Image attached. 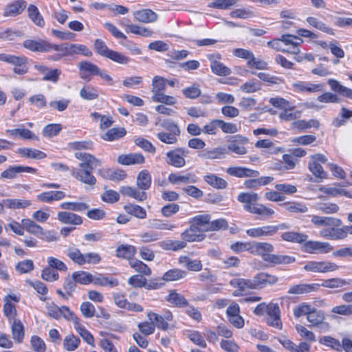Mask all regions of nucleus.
<instances>
[{"label": "nucleus", "instance_id": "0eeeda50", "mask_svg": "<svg viewBox=\"0 0 352 352\" xmlns=\"http://www.w3.org/2000/svg\"><path fill=\"white\" fill-rule=\"evenodd\" d=\"M189 151L184 148H177L166 153V162L174 167L182 168L186 165L185 157Z\"/></svg>", "mask_w": 352, "mask_h": 352}, {"label": "nucleus", "instance_id": "72a5a7b5", "mask_svg": "<svg viewBox=\"0 0 352 352\" xmlns=\"http://www.w3.org/2000/svg\"><path fill=\"white\" fill-rule=\"evenodd\" d=\"M318 284H299L289 288L288 294H304L316 291L319 287Z\"/></svg>", "mask_w": 352, "mask_h": 352}, {"label": "nucleus", "instance_id": "6e6552de", "mask_svg": "<svg viewBox=\"0 0 352 352\" xmlns=\"http://www.w3.org/2000/svg\"><path fill=\"white\" fill-rule=\"evenodd\" d=\"M302 250L309 254H326L333 250V246L327 242L318 241H305Z\"/></svg>", "mask_w": 352, "mask_h": 352}, {"label": "nucleus", "instance_id": "052dcab7", "mask_svg": "<svg viewBox=\"0 0 352 352\" xmlns=\"http://www.w3.org/2000/svg\"><path fill=\"white\" fill-rule=\"evenodd\" d=\"M259 256H261L265 262L269 261L272 252L274 251V247L271 243L267 242H258Z\"/></svg>", "mask_w": 352, "mask_h": 352}, {"label": "nucleus", "instance_id": "13d9d810", "mask_svg": "<svg viewBox=\"0 0 352 352\" xmlns=\"http://www.w3.org/2000/svg\"><path fill=\"white\" fill-rule=\"evenodd\" d=\"M80 96L84 100H93L98 98V91L90 85H85L80 89Z\"/></svg>", "mask_w": 352, "mask_h": 352}, {"label": "nucleus", "instance_id": "338daca9", "mask_svg": "<svg viewBox=\"0 0 352 352\" xmlns=\"http://www.w3.org/2000/svg\"><path fill=\"white\" fill-rule=\"evenodd\" d=\"M313 306L307 302H302L296 306L293 309V314L295 318H299L303 316H307L312 310Z\"/></svg>", "mask_w": 352, "mask_h": 352}, {"label": "nucleus", "instance_id": "774afa93", "mask_svg": "<svg viewBox=\"0 0 352 352\" xmlns=\"http://www.w3.org/2000/svg\"><path fill=\"white\" fill-rule=\"evenodd\" d=\"M125 134L126 131L124 128H112L102 135V138L107 141H113L123 137Z\"/></svg>", "mask_w": 352, "mask_h": 352}, {"label": "nucleus", "instance_id": "0e129e2a", "mask_svg": "<svg viewBox=\"0 0 352 352\" xmlns=\"http://www.w3.org/2000/svg\"><path fill=\"white\" fill-rule=\"evenodd\" d=\"M125 211L131 215L139 219H144L146 217V210L140 206L135 204H128L124 206Z\"/></svg>", "mask_w": 352, "mask_h": 352}, {"label": "nucleus", "instance_id": "ea45409f", "mask_svg": "<svg viewBox=\"0 0 352 352\" xmlns=\"http://www.w3.org/2000/svg\"><path fill=\"white\" fill-rule=\"evenodd\" d=\"M160 246L164 250L178 251L186 247L185 241L179 240H165L160 243Z\"/></svg>", "mask_w": 352, "mask_h": 352}, {"label": "nucleus", "instance_id": "39448f33", "mask_svg": "<svg viewBox=\"0 0 352 352\" xmlns=\"http://www.w3.org/2000/svg\"><path fill=\"white\" fill-rule=\"evenodd\" d=\"M287 228L285 223H280L276 226H265L248 229L246 230V234L249 236L254 238L271 236L275 234L278 230H285Z\"/></svg>", "mask_w": 352, "mask_h": 352}, {"label": "nucleus", "instance_id": "20e7f679", "mask_svg": "<svg viewBox=\"0 0 352 352\" xmlns=\"http://www.w3.org/2000/svg\"><path fill=\"white\" fill-rule=\"evenodd\" d=\"M305 271L312 273H327L336 271L339 266L328 261H310L303 266Z\"/></svg>", "mask_w": 352, "mask_h": 352}, {"label": "nucleus", "instance_id": "9b49d317", "mask_svg": "<svg viewBox=\"0 0 352 352\" xmlns=\"http://www.w3.org/2000/svg\"><path fill=\"white\" fill-rule=\"evenodd\" d=\"M281 40L284 44L285 53L292 54L300 53L299 45L302 43L301 38L290 34H283L281 36Z\"/></svg>", "mask_w": 352, "mask_h": 352}, {"label": "nucleus", "instance_id": "680f3d73", "mask_svg": "<svg viewBox=\"0 0 352 352\" xmlns=\"http://www.w3.org/2000/svg\"><path fill=\"white\" fill-rule=\"evenodd\" d=\"M69 54L70 56L74 55L81 54L85 56L89 57L92 55V52L85 45L81 44L69 43Z\"/></svg>", "mask_w": 352, "mask_h": 352}, {"label": "nucleus", "instance_id": "f704fd0d", "mask_svg": "<svg viewBox=\"0 0 352 352\" xmlns=\"http://www.w3.org/2000/svg\"><path fill=\"white\" fill-rule=\"evenodd\" d=\"M31 201L24 199H7L3 200L5 207L10 209H25L30 206Z\"/></svg>", "mask_w": 352, "mask_h": 352}, {"label": "nucleus", "instance_id": "4468645a", "mask_svg": "<svg viewBox=\"0 0 352 352\" xmlns=\"http://www.w3.org/2000/svg\"><path fill=\"white\" fill-rule=\"evenodd\" d=\"M329 226L322 229L319 234L321 237L329 240H341L346 238L344 226Z\"/></svg>", "mask_w": 352, "mask_h": 352}, {"label": "nucleus", "instance_id": "c85d7f7f", "mask_svg": "<svg viewBox=\"0 0 352 352\" xmlns=\"http://www.w3.org/2000/svg\"><path fill=\"white\" fill-rule=\"evenodd\" d=\"M35 68L38 72L44 74V76L42 78L43 80L51 81L53 82H56L58 81L60 74V71L59 69H50L48 67L41 65H35Z\"/></svg>", "mask_w": 352, "mask_h": 352}, {"label": "nucleus", "instance_id": "5701e85b", "mask_svg": "<svg viewBox=\"0 0 352 352\" xmlns=\"http://www.w3.org/2000/svg\"><path fill=\"white\" fill-rule=\"evenodd\" d=\"M135 20L144 23H153L157 19V14L151 9H142L133 13Z\"/></svg>", "mask_w": 352, "mask_h": 352}, {"label": "nucleus", "instance_id": "3c124183", "mask_svg": "<svg viewBox=\"0 0 352 352\" xmlns=\"http://www.w3.org/2000/svg\"><path fill=\"white\" fill-rule=\"evenodd\" d=\"M13 339L20 343L24 337L23 325L19 320H14L11 327Z\"/></svg>", "mask_w": 352, "mask_h": 352}, {"label": "nucleus", "instance_id": "49530a36", "mask_svg": "<svg viewBox=\"0 0 352 352\" xmlns=\"http://www.w3.org/2000/svg\"><path fill=\"white\" fill-rule=\"evenodd\" d=\"M185 334L195 344L201 348H206L207 346L206 342L199 331L195 330H187Z\"/></svg>", "mask_w": 352, "mask_h": 352}, {"label": "nucleus", "instance_id": "ddd939ff", "mask_svg": "<svg viewBox=\"0 0 352 352\" xmlns=\"http://www.w3.org/2000/svg\"><path fill=\"white\" fill-rule=\"evenodd\" d=\"M234 140L228 145L227 151H231L236 155H243L247 153L245 145L248 143V139L242 135H236Z\"/></svg>", "mask_w": 352, "mask_h": 352}, {"label": "nucleus", "instance_id": "de8ad7c7", "mask_svg": "<svg viewBox=\"0 0 352 352\" xmlns=\"http://www.w3.org/2000/svg\"><path fill=\"white\" fill-rule=\"evenodd\" d=\"M21 222L23 223L25 230L28 233L36 236H38L39 234L42 233L43 228L40 225L37 224L34 221L30 219H23Z\"/></svg>", "mask_w": 352, "mask_h": 352}, {"label": "nucleus", "instance_id": "a19ab883", "mask_svg": "<svg viewBox=\"0 0 352 352\" xmlns=\"http://www.w3.org/2000/svg\"><path fill=\"white\" fill-rule=\"evenodd\" d=\"M232 18L248 19L256 16L255 12L250 8H240L230 12Z\"/></svg>", "mask_w": 352, "mask_h": 352}, {"label": "nucleus", "instance_id": "e2e57ef3", "mask_svg": "<svg viewBox=\"0 0 352 352\" xmlns=\"http://www.w3.org/2000/svg\"><path fill=\"white\" fill-rule=\"evenodd\" d=\"M60 207L64 210L83 212L89 208V205L84 202H63Z\"/></svg>", "mask_w": 352, "mask_h": 352}, {"label": "nucleus", "instance_id": "6e6d98bb", "mask_svg": "<svg viewBox=\"0 0 352 352\" xmlns=\"http://www.w3.org/2000/svg\"><path fill=\"white\" fill-rule=\"evenodd\" d=\"M19 153L23 156L32 159L41 160L46 157V154L38 149L23 148L19 149Z\"/></svg>", "mask_w": 352, "mask_h": 352}, {"label": "nucleus", "instance_id": "bb28decb", "mask_svg": "<svg viewBox=\"0 0 352 352\" xmlns=\"http://www.w3.org/2000/svg\"><path fill=\"white\" fill-rule=\"evenodd\" d=\"M120 192L123 196H127L133 198L139 201H144L147 197L146 193L145 192L140 191L134 187L129 186H121L120 188Z\"/></svg>", "mask_w": 352, "mask_h": 352}, {"label": "nucleus", "instance_id": "a211bd4d", "mask_svg": "<svg viewBox=\"0 0 352 352\" xmlns=\"http://www.w3.org/2000/svg\"><path fill=\"white\" fill-rule=\"evenodd\" d=\"M23 46L32 52H46L50 51V43L45 40L27 39L23 41Z\"/></svg>", "mask_w": 352, "mask_h": 352}, {"label": "nucleus", "instance_id": "f03ea898", "mask_svg": "<svg viewBox=\"0 0 352 352\" xmlns=\"http://www.w3.org/2000/svg\"><path fill=\"white\" fill-rule=\"evenodd\" d=\"M259 195L253 192H241L237 196V200L243 204V209L252 214L264 217H271L274 214V210L263 204H258Z\"/></svg>", "mask_w": 352, "mask_h": 352}, {"label": "nucleus", "instance_id": "7c9ffc66", "mask_svg": "<svg viewBox=\"0 0 352 352\" xmlns=\"http://www.w3.org/2000/svg\"><path fill=\"white\" fill-rule=\"evenodd\" d=\"M128 283L133 287H144L147 289H156L160 287L158 283H149L146 285V279L140 275H133L128 280Z\"/></svg>", "mask_w": 352, "mask_h": 352}, {"label": "nucleus", "instance_id": "f8f14e48", "mask_svg": "<svg viewBox=\"0 0 352 352\" xmlns=\"http://www.w3.org/2000/svg\"><path fill=\"white\" fill-rule=\"evenodd\" d=\"M267 315V317L266 318V321L269 325L278 329L282 328L280 311L277 303L271 302L268 305Z\"/></svg>", "mask_w": 352, "mask_h": 352}, {"label": "nucleus", "instance_id": "dca6fc26", "mask_svg": "<svg viewBox=\"0 0 352 352\" xmlns=\"http://www.w3.org/2000/svg\"><path fill=\"white\" fill-rule=\"evenodd\" d=\"M20 300V297L18 295L13 294V295H8L5 296L3 301H4V305H3V313L4 315L8 318L10 320H13V321L15 319V316L16 315V310L15 308V306L14 304L11 302V300H13L15 302H18Z\"/></svg>", "mask_w": 352, "mask_h": 352}, {"label": "nucleus", "instance_id": "f257e3e1", "mask_svg": "<svg viewBox=\"0 0 352 352\" xmlns=\"http://www.w3.org/2000/svg\"><path fill=\"white\" fill-rule=\"evenodd\" d=\"M75 157L80 160L78 167L72 168V175L78 181L94 186L96 183V178L91 171L94 168L101 165V161L94 155L87 153L78 151L75 153Z\"/></svg>", "mask_w": 352, "mask_h": 352}, {"label": "nucleus", "instance_id": "5fc2aeb1", "mask_svg": "<svg viewBox=\"0 0 352 352\" xmlns=\"http://www.w3.org/2000/svg\"><path fill=\"white\" fill-rule=\"evenodd\" d=\"M74 280L80 284L87 285L94 281V276L88 272L78 271L73 273Z\"/></svg>", "mask_w": 352, "mask_h": 352}, {"label": "nucleus", "instance_id": "2eb2a0df", "mask_svg": "<svg viewBox=\"0 0 352 352\" xmlns=\"http://www.w3.org/2000/svg\"><path fill=\"white\" fill-rule=\"evenodd\" d=\"M182 241L187 243L200 242L205 239L206 234L199 231L195 227L190 224V227L181 233Z\"/></svg>", "mask_w": 352, "mask_h": 352}, {"label": "nucleus", "instance_id": "c756f323", "mask_svg": "<svg viewBox=\"0 0 352 352\" xmlns=\"http://www.w3.org/2000/svg\"><path fill=\"white\" fill-rule=\"evenodd\" d=\"M230 285L233 287L238 288V290H235L233 292L234 296H239L241 295L242 292L251 289L250 279L241 278H233L230 281Z\"/></svg>", "mask_w": 352, "mask_h": 352}, {"label": "nucleus", "instance_id": "09e8293b", "mask_svg": "<svg viewBox=\"0 0 352 352\" xmlns=\"http://www.w3.org/2000/svg\"><path fill=\"white\" fill-rule=\"evenodd\" d=\"M148 319L155 324V327L162 330H167L168 324L164 320V318L155 312L148 311L147 313Z\"/></svg>", "mask_w": 352, "mask_h": 352}, {"label": "nucleus", "instance_id": "58836bf2", "mask_svg": "<svg viewBox=\"0 0 352 352\" xmlns=\"http://www.w3.org/2000/svg\"><path fill=\"white\" fill-rule=\"evenodd\" d=\"M28 14L30 19L36 25L40 28L45 26L44 19L36 6L32 4L30 5L28 8Z\"/></svg>", "mask_w": 352, "mask_h": 352}, {"label": "nucleus", "instance_id": "79ce46f5", "mask_svg": "<svg viewBox=\"0 0 352 352\" xmlns=\"http://www.w3.org/2000/svg\"><path fill=\"white\" fill-rule=\"evenodd\" d=\"M136 252V248L131 245H121L116 249V256L126 259H133L132 257Z\"/></svg>", "mask_w": 352, "mask_h": 352}, {"label": "nucleus", "instance_id": "4c0bfd02", "mask_svg": "<svg viewBox=\"0 0 352 352\" xmlns=\"http://www.w3.org/2000/svg\"><path fill=\"white\" fill-rule=\"evenodd\" d=\"M204 180L210 186L217 189H225L227 187V182L215 174H209L204 177Z\"/></svg>", "mask_w": 352, "mask_h": 352}, {"label": "nucleus", "instance_id": "4be33fe9", "mask_svg": "<svg viewBox=\"0 0 352 352\" xmlns=\"http://www.w3.org/2000/svg\"><path fill=\"white\" fill-rule=\"evenodd\" d=\"M117 161L120 164L130 166L144 164L145 159L141 153H129L119 155Z\"/></svg>", "mask_w": 352, "mask_h": 352}, {"label": "nucleus", "instance_id": "864d4df0", "mask_svg": "<svg viewBox=\"0 0 352 352\" xmlns=\"http://www.w3.org/2000/svg\"><path fill=\"white\" fill-rule=\"evenodd\" d=\"M65 254L74 263L80 265H85L84 254L79 249L69 248L65 251Z\"/></svg>", "mask_w": 352, "mask_h": 352}, {"label": "nucleus", "instance_id": "4d7b16f0", "mask_svg": "<svg viewBox=\"0 0 352 352\" xmlns=\"http://www.w3.org/2000/svg\"><path fill=\"white\" fill-rule=\"evenodd\" d=\"M138 236L142 243H148L160 240L162 238V234L157 231L148 230L140 232Z\"/></svg>", "mask_w": 352, "mask_h": 352}, {"label": "nucleus", "instance_id": "bf43d9fd", "mask_svg": "<svg viewBox=\"0 0 352 352\" xmlns=\"http://www.w3.org/2000/svg\"><path fill=\"white\" fill-rule=\"evenodd\" d=\"M129 265L136 272L143 275L150 276L151 274V270L150 267L140 260L131 259L129 261Z\"/></svg>", "mask_w": 352, "mask_h": 352}, {"label": "nucleus", "instance_id": "c9c22d12", "mask_svg": "<svg viewBox=\"0 0 352 352\" xmlns=\"http://www.w3.org/2000/svg\"><path fill=\"white\" fill-rule=\"evenodd\" d=\"M179 263L190 271L199 272L202 269L200 260H192L187 256H181L179 258Z\"/></svg>", "mask_w": 352, "mask_h": 352}, {"label": "nucleus", "instance_id": "2f4dec72", "mask_svg": "<svg viewBox=\"0 0 352 352\" xmlns=\"http://www.w3.org/2000/svg\"><path fill=\"white\" fill-rule=\"evenodd\" d=\"M168 180L173 184L195 183L197 182V177L195 175L191 173L186 175L170 173L168 177Z\"/></svg>", "mask_w": 352, "mask_h": 352}, {"label": "nucleus", "instance_id": "69168bd1", "mask_svg": "<svg viewBox=\"0 0 352 352\" xmlns=\"http://www.w3.org/2000/svg\"><path fill=\"white\" fill-rule=\"evenodd\" d=\"M80 343V340L73 334L65 336L63 340L64 348L69 351L76 350Z\"/></svg>", "mask_w": 352, "mask_h": 352}, {"label": "nucleus", "instance_id": "a878e982", "mask_svg": "<svg viewBox=\"0 0 352 352\" xmlns=\"http://www.w3.org/2000/svg\"><path fill=\"white\" fill-rule=\"evenodd\" d=\"M58 221L65 224L79 226L82 223V219L80 216L70 212L60 211L57 214Z\"/></svg>", "mask_w": 352, "mask_h": 352}, {"label": "nucleus", "instance_id": "c03bdc74", "mask_svg": "<svg viewBox=\"0 0 352 352\" xmlns=\"http://www.w3.org/2000/svg\"><path fill=\"white\" fill-rule=\"evenodd\" d=\"M281 238L289 242L301 243L307 239L308 236L296 232H285L282 234Z\"/></svg>", "mask_w": 352, "mask_h": 352}, {"label": "nucleus", "instance_id": "8fccbe9b", "mask_svg": "<svg viewBox=\"0 0 352 352\" xmlns=\"http://www.w3.org/2000/svg\"><path fill=\"white\" fill-rule=\"evenodd\" d=\"M166 300L175 307H185L188 305V300L184 296L175 292H170L166 297Z\"/></svg>", "mask_w": 352, "mask_h": 352}, {"label": "nucleus", "instance_id": "393cba45", "mask_svg": "<svg viewBox=\"0 0 352 352\" xmlns=\"http://www.w3.org/2000/svg\"><path fill=\"white\" fill-rule=\"evenodd\" d=\"M227 153L226 148L219 146L205 149L199 154V156L205 160H217L223 158Z\"/></svg>", "mask_w": 352, "mask_h": 352}, {"label": "nucleus", "instance_id": "7ed1b4c3", "mask_svg": "<svg viewBox=\"0 0 352 352\" xmlns=\"http://www.w3.org/2000/svg\"><path fill=\"white\" fill-rule=\"evenodd\" d=\"M0 61L14 66L13 72L18 75H23L28 72L27 58L24 56H15L10 54H0Z\"/></svg>", "mask_w": 352, "mask_h": 352}, {"label": "nucleus", "instance_id": "9d476101", "mask_svg": "<svg viewBox=\"0 0 352 352\" xmlns=\"http://www.w3.org/2000/svg\"><path fill=\"white\" fill-rule=\"evenodd\" d=\"M325 318L324 312L313 306L307 320L310 323V327H320L322 329L325 330L329 327V323L325 322Z\"/></svg>", "mask_w": 352, "mask_h": 352}, {"label": "nucleus", "instance_id": "603ef678", "mask_svg": "<svg viewBox=\"0 0 352 352\" xmlns=\"http://www.w3.org/2000/svg\"><path fill=\"white\" fill-rule=\"evenodd\" d=\"M295 261V258L289 255L283 254H274L272 256L268 261V263L276 265H287L292 263Z\"/></svg>", "mask_w": 352, "mask_h": 352}, {"label": "nucleus", "instance_id": "423d86ee", "mask_svg": "<svg viewBox=\"0 0 352 352\" xmlns=\"http://www.w3.org/2000/svg\"><path fill=\"white\" fill-rule=\"evenodd\" d=\"M327 158L322 154L316 153L310 156L308 163L309 170L316 177L324 179L327 177V173L324 172L321 164H324Z\"/></svg>", "mask_w": 352, "mask_h": 352}, {"label": "nucleus", "instance_id": "e433bc0d", "mask_svg": "<svg viewBox=\"0 0 352 352\" xmlns=\"http://www.w3.org/2000/svg\"><path fill=\"white\" fill-rule=\"evenodd\" d=\"M136 184L144 192L150 188L151 185V176L147 170H142L138 173Z\"/></svg>", "mask_w": 352, "mask_h": 352}, {"label": "nucleus", "instance_id": "aec40b11", "mask_svg": "<svg viewBox=\"0 0 352 352\" xmlns=\"http://www.w3.org/2000/svg\"><path fill=\"white\" fill-rule=\"evenodd\" d=\"M311 222L316 227L340 226L342 221L339 219L331 217H322L313 215Z\"/></svg>", "mask_w": 352, "mask_h": 352}, {"label": "nucleus", "instance_id": "cd10ccee", "mask_svg": "<svg viewBox=\"0 0 352 352\" xmlns=\"http://www.w3.org/2000/svg\"><path fill=\"white\" fill-rule=\"evenodd\" d=\"M98 174L104 179L113 181H121L126 177L123 170L111 168H102L98 170Z\"/></svg>", "mask_w": 352, "mask_h": 352}, {"label": "nucleus", "instance_id": "473e14b6", "mask_svg": "<svg viewBox=\"0 0 352 352\" xmlns=\"http://www.w3.org/2000/svg\"><path fill=\"white\" fill-rule=\"evenodd\" d=\"M280 206L292 213L301 214L308 211L307 206L304 203L299 201H286L280 204Z\"/></svg>", "mask_w": 352, "mask_h": 352}, {"label": "nucleus", "instance_id": "412c9836", "mask_svg": "<svg viewBox=\"0 0 352 352\" xmlns=\"http://www.w3.org/2000/svg\"><path fill=\"white\" fill-rule=\"evenodd\" d=\"M226 173L237 177H256L259 175V172L256 170L241 166L229 167L226 169Z\"/></svg>", "mask_w": 352, "mask_h": 352}, {"label": "nucleus", "instance_id": "37998d69", "mask_svg": "<svg viewBox=\"0 0 352 352\" xmlns=\"http://www.w3.org/2000/svg\"><path fill=\"white\" fill-rule=\"evenodd\" d=\"M166 87V79L155 76L152 80V93L153 96L163 94Z\"/></svg>", "mask_w": 352, "mask_h": 352}, {"label": "nucleus", "instance_id": "b1692460", "mask_svg": "<svg viewBox=\"0 0 352 352\" xmlns=\"http://www.w3.org/2000/svg\"><path fill=\"white\" fill-rule=\"evenodd\" d=\"M27 6L24 0H16L8 4L4 8L3 16H14L21 14Z\"/></svg>", "mask_w": 352, "mask_h": 352}, {"label": "nucleus", "instance_id": "f3484780", "mask_svg": "<svg viewBox=\"0 0 352 352\" xmlns=\"http://www.w3.org/2000/svg\"><path fill=\"white\" fill-rule=\"evenodd\" d=\"M36 170L34 168L23 166H11L1 173V177L3 179H14L21 173H35Z\"/></svg>", "mask_w": 352, "mask_h": 352}, {"label": "nucleus", "instance_id": "a18cd8bd", "mask_svg": "<svg viewBox=\"0 0 352 352\" xmlns=\"http://www.w3.org/2000/svg\"><path fill=\"white\" fill-rule=\"evenodd\" d=\"M6 133L12 138L21 137L23 139L38 140V138L29 129H8Z\"/></svg>", "mask_w": 352, "mask_h": 352}, {"label": "nucleus", "instance_id": "1a4fd4ad", "mask_svg": "<svg viewBox=\"0 0 352 352\" xmlns=\"http://www.w3.org/2000/svg\"><path fill=\"white\" fill-rule=\"evenodd\" d=\"M251 281V289H263L267 285H274L277 283L278 278L274 276L265 272H261L254 276Z\"/></svg>", "mask_w": 352, "mask_h": 352}, {"label": "nucleus", "instance_id": "6ab92c4d", "mask_svg": "<svg viewBox=\"0 0 352 352\" xmlns=\"http://www.w3.org/2000/svg\"><path fill=\"white\" fill-rule=\"evenodd\" d=\"M210 219L209 214L202 213L190 218L188 223L204 233L208 232Z\"/></svg>", "mask_w": 352, "mask_h": 352}]
</instances>
